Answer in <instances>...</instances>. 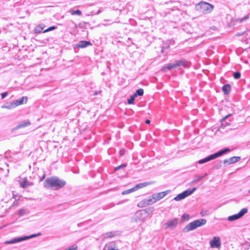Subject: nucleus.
I'll list each match as a JSON object with an SVG mask.
<instances>
[{
  "label": "nucleus",
  "instance_id": "f257e3e1",
  "mask_svg": "<svg viewBox=\"0 0 250 250\" xmlns=\"http://www.w3.org/2000/svg\"><path fill=\"white\" fill-rule=\"evenodd\" d=\"M66 185L65 181L61 180L56 177H52L46 179L44 182V187L46 188L57 190L63 188Z\"/></svg>",
  "mask_w": 250,
  "mask_h": 250
},
{
  "label": "nucleus",
  "instance_id": "f03ea898",
  "mask_svg": "<svg viewBox=\"0 0 250 250\" xmlns=\"http://www.w3.org/2000/svg\"><path fill=\"white\" fill-rule=\"evenodd\" d=\"M207 223V220L205 219H200L196 220L187 225L183 229L184 232H187L194 230L196 228L201 227Z\"/></svg>",
  "mask_w": 250,
  "mask_h": 250
},
{
  "label": "nucleus",
  "instance_id": "7ed1b4c3",
  "mask_svg": "<svg viewBox=\"0 0 250 250\" xmlns=\"http://www.w3.org/2000/svg\"><path fill=\"white\" fill-rule=\"evenodd\" d=\"M229 151H230V149L229 148H228V147L225 148L224 149L219 150V151H218L213 154L209 155L206 158H205L204 159L199 160L198 162L200 164H204V163H207L209 161L215 159L217 157L221 156L223 155H224Z\"/></svg>",
  "mask_w": 250,
  "mask_h": 250
},
{
  "label": "nucleus",
  "instance_id": "20e7f679",
  "mask_svg": "<svg viewBox=\"0 0 250 250\" xmlns=\"http://www.w3.org/2000/svg\"><path fill=\"white\" fill-rule=\"evenodd\" d=\"M27 97L23 96L21 98L14 100L11 102L7 103L1 106L2 108H6L8 109H11L15 108L18 105L26 104L27 102Z\"/></svg>",
  "mask_w": 250,
  "mask_h": 250
},
{
  "label": "nucleus",
  "instance_id": "39448f33",
  "mask_svg": "<svg viewBox=\"0 0 250 250\" xmlns=\"http://www.w3.org/2000/svg\"><path fill=\"white\" fill-rule=\"evenodd\" d=\"M41 235V233L40 232H39L37 234H32L29 236H24L15 238L14 239H12L9 240V241H6L5 244H11L16 243L18 242H21V241H23L24 240H26L27 239H30V238H33V237H35L36 236H40Z\"/></svg>",
  "mask_w": 250,
  "mask_h": 250
},
{
  "label": "nucleus",
  "instance_id": "423d86ee",
  "mask_svg": "<svg viewBox=\"0 0 250 250\" xmlns=\"http://www.w3.org/2000/svg\"><path fill=\"white\" fill-rule=\"evenodd\" d=\"M170 192V190H167L166 191L159 192L158 193L153 194L152 196V199H149L147 201V204L149 205L155 203L157 201L160 200V199L164 198L166 195H167Z\"/></svg>",
  "mask_w": 250,
  "mask_h": 250
},
{
  "label": "nucleus",
  "instance_id": "0eeeda50",
  "mask_svg": "<svg viewBox=\"0 0 250 250\" xmlns=\"http://www.w3.org/2000/svg\"><path fill=\"white\" fill-rule=\"evenodd\" d=\"M198 7H200V9L204 14L210 13L213 10L214 7L213 5L204 1L200 2L197 6L198 9Z\"/></svg>",
  "mask_w": 250,
  "mask_h": 250
},
{
  "label": "nucleus",
  "instance_id": "6e6552de",
  "mask_svg": "<svg viewBox=\"0 0 250 250\" xmlns=\"http://www.w3.org/2000/svg\"><path fill=\"white\" fill-rule=\"evenodd\" d=\"M196 189L197 188L195 187L192 188V189H188L175 197L174 200L178 201L184 199L187 196L192 194Z\"/></svg>",
  "mask_w": 250,
  "mask_h": 250
},
{
  "label": "nucleus",
  "instance_id": "1a4fd4ad",
  "mask_svg": "<svg viewBox=\"0 0 250 250\" xmlns=\"http://www.w3.org/2000/svg\"><path fill=\"white\" fill-rule=\"evenodd\" d=\"M247 208H243L238 213L229 216L228 220L229 221H233L241 218L244 214L248 212Z\"/></svg>",
  "mask_w": 250,
  "mask_h": 250
},
{
  "label": "nucleus",
  "instance_id": "9d476101",
  "mask_svg": "<svg viewBox=\"0 0 250 250\" xmlns=\"http://www.w3.org/2000/svg\"><path fill=\"white\" fill-rule=\"evenodd\" d=\"M178 224V219L177 218H174L172 220H169L164 224V229H171L175 228Z\"/></svg>",
  "mask_w": 250,
  "mask_h": 250
},
{
  "label": "nucleus",
  "instance_id": "9b49d317",
  "mask_svg": "<svg viewBox=\"0 0 250 250\" xmlns=\"http://www.w3.org/2000/svg\"><path fill=\"white\" fill-rule=\"evenodd\" d=\"M210 246L212 248H219L221 245V240L219 237L214 236L209 242Z\"/></svg>",
  "mask_w": 250,
  "mask_h": 250
},
{
  "label": "nucleus",
  "instance_id": "f8f14e48",
  "mask_svg": "<svg viewBox=\"0 0 250 250\" xmlns=\"http://www.w3.org/2000/svg\"><path fill=\"white\" fill-rule=\"evenodd\" d=\"M146 213L144 210H141L137 211L133 217L132 218V221L137 222L142 220V216Z\"/></svg>",
  "mask_w": 250,
  "mask_h": 250
},
{
  "label": "nucleus",
  "instance_id": "ddd939ff",
  "mask_svg": "<svg viewBox=\"0 0 250 250\" xmlns=\"http://www.w3.org/2000/svg\"><path fill=\"white\" fill-rule=\"evenodd\" d=\"M174 65H175V68H181L182 66L184 67H187L189 66L188 62L185 60H181L179 61H176L175 62Z\"/></svg>",
  "mask_w": 250,
  "mask_h": 250
},
{
  "label": "nucleus",
  "instance_id": "4468645a",
  "mask_svg": "<svg viewBox=\"0 0 250 250\" xmlns=\"http://www.w3.org/2000/svg\"><path fill=\"white\" fill-rule=\"evenodd\" d=\"M240 160V157L239 156H233L228 159L224 160L223 163L225 165H230L236 163Z\"/></svg>",
  "mask_w": 250,
  "mask_h": 250
},
{
  "label": "nucleus",
  "instance_id": "2eb2a0df",
  "mask_svg": "<svg viewBox=\"0 0 250 250\" xmlns=\"http://www.w3.org/2000/svg\"><path fill=\"white\" fill-rule=\"evenodd\" d=\"M30 124H31V123L29 121H23L22 122L20 123L15 127L12 129V131L19 129L21 128L26 127V126L30 125Z\"/></svg>",
  "mask_w": 250,
  "mask_h": 250
},
{
  "label": "nucleus",
  "instance_id": "dca6fc26",
  "mask_svg": "<svg viewBox=\"0 0 250 250\" xmlns=\"http://www.w3.org/2000/svg\"><path fill=\"white\" fill-rule=\"evenodd\" d=\"M231 116V114H228L221 119V127L224 128L226 126L229 125H230L229 122L226 121V120L228 119Z\"/></svg>",
  "mask_w": 250,
  "mask_h": 250
},
{
  "label": "nucleus",
  "instance_id": "f3484780",
  "mask_svg": "<svg viewBox=\"0 0 250 250\" xmlns=\"http://www.w3.org/2000/svg\"><path fill=\"white\" fill-rule=\"evenodd\" d=\"M120 234V233L119 231H110L108 232L104 233L103 234L104 237V238H113L115 237V236H117Z\"/></svg>",
  "mask_w": 250,
  "mask_h": 250
},
{
  "label": "nucleus",
  "instance_id": "a211bd4d",
  "mask_svg": "<svg viewBox=\"0 0 250 250\" xmlns=\"http://www.w3.org/2000/svg\"><path fill=\"white\" fill-rule=\"evenodd\" d=\"M88 45H92V43L89 41H80L77 44V46L79 48H85Z\"/></svg>",
  "mask_w": 250,
  "mask_h": 250
},
{
  "label": "nucleus",
  "instance_id": "6ab92c4d",
  "mask_svg": "<svg viewBox=\"0 0 250 250\" xmlns=\"http://www.w3.org/2000/svg\"><path fill=\"white\" fill-rule=\"evenodd\" d=\"M33 183L29 182L27 178H24L23 180L21 182V187L25 188H28L29 186L33 185Z\"/></svg>",
  "mask_w": 250,
  "mask_h": 250
},
{
  "label": "nucleus",
  "instance_id": "aec40b11",
  "mask_svg": "<svg viewBox=\"0 0 250 250\" xmlns=\"http://www.w3.org/2000/svg\"><path fill=\"white\" fill-rule=\"evenodd\" d=\"M175 68V65H174V63H168L165 65L162 68V70L164 72L166 71L167 70H171L172 68Z\"/></svg>",
  "mask_w": 250,
  "mask_h": 250
},
{
  "label": "nucleus",
  "instance_id": "412c9836",
  "mask_svg": "<svg viewBox=\"0 0 250 250\" xmlns=\"http://www.w3.org/2000/svg\"><path fill=\"white\" fill-rule=\"evenodd\" d=\"M231 87L229 84H226L222 87V91L225 95H228L230 91Z\"/></svg>",
  "mask_w": 250,
  "mask_h": 250
},
{
  "label": "nucleus",
  "instance_id": "4be33fe9",
  "mask_svg": "<svg viewBox=\"0 0 250 250\" xmlns=\"http://www.w3.org/2000/svg\"><path fill=\"white\" fill-rule=\"evenodd\" d=\"M18 214L19 215V216L21 217V216H23L25 215L28 214L29 212H28V211L26 209L21 208L18 210Z\"/></svg>",
  "mask_w": 250,
  "mask_h": 250
},
{
  "label": "nucleus",
  "instance_id": "5701e85b",
  "mask_svg": "<svg viewBox=\"0 0 250 250\" xmlns=\"http://www.w3.org/2000/svg\"><path fill=\"white\" fill-rule=\"evenodd\" d=\"M144 94V90L142 88H140L137 89L136 92L133 94L134 96L135 97H137L138 96H143Z\"/></svg>",
  "mask_w": 250,
  "mask_h": 250
},
{
  "label": "nucleus",
  "instance_id": "b1692460",
  "mask_svg": "<svg viewBox=\"0 0 250 250\" xmlns=\"http://www.w3.org/2000/svg\"><path fill=\"white\" fill-rule=\"evenodd\" d=\"M43 29V27H42L41 25H39L37 26L35 29V32L36 33H40L42 32V29Z\"/></svg>",
  "mask_w": 250,
  "mask_h": 250
},
{
  "label": "nucleus",
  "instance_id": "393cba45",
  "mask_svg": "<svg viewBox=\"0 0 250 250\" xmlns=\"http://www.w3.org/2000/svg\"><path fill=\"white\" fill-rule=\"evenodd\" d=\"M70 12L72 15H77L80 16L82 15V12L80 10H70Z\"/></svg>",
  "mask_w": 250,
  "mask_h": 250
},
{
  "label": "nucleus",
  "instance_id": "a878e982",
  "mask_svg": "<svg viewBox=\"0 0 250 250\" xmlns=\"http://www.w3.org/2000/svg\"><path fill=\"white\" fill-rule=\"evenodd\" d=\"M135 97L133 94L129 99L127 100V103L128 104H133L135 100Z\"/></svg>",
  "mask_w": 250,
  "mask_h": 250
},
{
  "label": "nucleus",
  "instance_id": "bb28decb",
  "mask_svg": "<svg viewBox=\"0 0 250 250\" xmlns=\"http://www.w3.org/2000/svg\"><path fill=\"white\" fill-rule=\"evenodd\" d=\"M233 76L235 79H238L241 77V73L238 71L235 72L233 74Z\"/></svg>",
  "mask_w": 250,
  "mask_h": 250
},
{
  "label": "nucleus",
  "instance_id": "cd10ccee",
  "mask_svg": "<svg viewBox=\"0 0 250 250\" xmlns=\"http://www.w3.org/2000/svg\"><path fill=\"white\" fill-rule=\"evenodd\" d=\"M205 176H200L198 175L195 176V179L192 181V183H196L200 180H201L202 178L204 177Z\"/></svg>",
  "mask_w": 250,
  "mask_h": 250
},
{
  "label": "nucleus",
  "instance_id": "c85d7f7f",
  "mask_svg": "<svg viewBox=\"0 0 250 250\" xmlns=\"http://www.w3.org/2000/svg\"><path fill=\"white\" fill-rule=\"evenodd\" d=\"M68 26H70L72 28H76V24L72 21H68Z\"/></svg>",
  "mask_w": 250,
  "mask_h": 250
},
{
  "label": "nucleus",
  "instance_id": "c756f323",
  "mask_svg": "<svg viewBox=\"0 0 250 250\" xmlns=\"http://www.w3.org/2000/svg\"><path fill=\"white\" fill-rule=\"evenodd\" d=\"M190 218V216L188 214H184L182 216V219L183 220L188 221Z\"/></svg>",
  "mask_w": 250,
  "mask_h": 250
},
{
  "label": "nucleus",
  "instance_id": "7c9ffc66",
  "mask_svg": "<svg viewBox=\"0 0 250 250\" xmlns=\"http://www.w3.org/2000/svg\"><path fill=\"white\" fill-rule=\"evenodd\" d=\"M153 183H154L153 182H145V183H140V185L141 186V188H142L145 187L148 185L152 184Z\"/></svg>",
  "mask_w": 250,
  "mask_h": 250
},
{
  "label": "nucleus",
  "instance_id": "2f4dec72",
  "mask_svg": "<svg viewBox=\"0 0 250 250\" xmlns=\"http://www.w3.org/2000/svg\"><path fill=\"white\" fill-rule=\"evenodd\" d=\"M133 191H134V189L133 188H130L129 189L124 191L122 192V194L123 195H125V194H128V193H131V192H133Z\"/></svg>",
  "mask_w": 250,
  "mask_h": 250
},
{
  "label": "nucleus",
  "instance_id": "473e14b6",
  "mask_svg": "<svg viewBox=\"0 0 250 250\" xmlns=\"http://www.w3.org/2000/svg\"><path fill=\"white\" fill-rule=\"evenodd\" d=\"M56 28H57V27L56 26H50L49 28H48L47 29H45L43 31V33H46V32L53 30Z\"/></svg>",
  "mask_w": 250,
  "mask_h": 250
},
{
  "label": "nucleus",
  "instance_id": "72a5a7b5",
  "mask_svg": "<svg viewBox=\"0 0 250 250\" xmlns=\"http://www.w3.org/2000/svg\"><path fill=\"white\" fill-rule=\"evenodd\" d=\"M64 250H78L77 246L72 245L70 246L68 248L65 249Z\"/></svg>",
  "mask_w": 250,
  "mask_h": 250
},
{
  "label": "nucleus",
  "instance_id": "f704fd0d",
  "mask_svg": "<svg viewBox=\"0 0 250 250\" xmlns=\"http://www.w3.org/2000/svg\"><path fill=\"white\" fill-rule=\"evenodd\" d=\"M249 15H247L246 16H245L244 18H241V19H239L237 20L238 21H239V22L240 23H241L242 22L245 20H246V19H249Z\"/></svg>",
  "mask_w": 250,
  "mask_h": 250
},
{
  "label": "nucleus",
  "instance_id": "c9c22d12",
  "mask_svg": "<svg viewBox=\"0 0 250 250\" xmlns=\"http://www.w3.org/2000/svg\"><path fill=\"white\" fill-rule=\"evenodd\" d=\"M126 164H122L121 165H120V166H118V167H116L115 168V170H118V169H120V168H121L125 167H126Z\"/></svg>",
  "mask_w": 250,
  "mask_h": 250
},
{
  "label": "nucleus",
  "instance_id": "e433bc0d",
  "mask_svg": "<svg viewBox=\"0 0 250 250\" xmlns=\"http://www.w3.org/2000/svg\"><path fill=\"white\" fill-rule=\"evenodd\" d=\"M132 188L134 189V191H135L136 190H137V189H138L139 188H141V186L140 185V184H139L136 185L135 187H134Z\"/></svg>",
  "mask_w": 250,
  "mask_h": 250
},
{
  "label": "nucleus",
  "instance_id": "4c0bfd02",
  "mask_svg": "<svg viewBox=\"0 0 250 250\" xmlns=\"http://www.w3.org/2000/svg\"><path fill=\"white\" fill-rule=\"evenodd\" d=\"M1 99H3L8 95V92H3V93H1Z\"/></svg>",
  "mask_w": 250,
  "mask_h": 250
},
{
  "label": "nucleus",
  "instance_id": "58836bf2",
  "mask_svg": "<svg viewBox=\"0 0 250 250\" xmlns=\"http://www.w3.org/2000/svg\"><path fill=\"white\" fill-rule=\"evenodd\" d=\"M125 152V150L124 149H121L120 151V152H119L120 155V156L123 155L124 154Z\"/></svg>",
  "mask_w": 250,
  "mask_h": 250
},
{
  "label": "nucleus",
  "instance_id": "ea45409f",
  "mask_svg": "<svg viewBox=\"0 0 250 250\" xmlns=\"http://www.w3.org/2000/svg\"><path fill=\"white\" fill-rule=\"evenodd\" d=\"M206 212L207 211H201L200 212V214L202 216H205L207 214H206Z\"/></svg>",
  "mask_w": 250,
  "mask_h": 250
},
{
  "label": "nucleus",
  "instance_id": "a19ab883",
  "mask_svg": "<svg viewBox=\"0 0 250 250\" xmlns=\"http://www.w3.org/2000/svg\"><path fill=\"white\" fill-rule=\"evenodd\" d=\"M101 92H102L101 90L96 91L94 93V95H97L98 94H100L101 93Z\"/></svg>",
  "mask_w": 250,
  "mask_h": 250
},
{
  "label": "nucleus",
  "instance_id": "79ce46f5",
  "mask_svg": "<svg viewBox=\"0 0 250 250\" xmlns=\"http://www.w3.org/2000/svg\"><path fill=\"white\" fill-rule=\"evenodd\" d=\"M107 250H117L114 249L112 246H108Z\"/></svg>",
  "mask_w": 250,
  "mask_h": 250
},
{
  "label": "nucleus",
  "instance_id": "37998d69",
  "mask_svg": "<svg viewBox=\"0 0 250 250\" xmlns=\"http://www.w3.org/2000/svg\"><path fill=\"white\" fill-rule=\"evenodd\" d=\"M45 174H44L40 178V181H42L45 178Z\"/></svg>",
  "mask_w": 250,
  "mask_h": 250
},
{
  "label": "nucleus",
  "instance_id": "c03bdc74",
  "mask_svg": "<svg viewBox=\"0 0 250 250\" xmlns=\"http://www.w3.org/2000/svg\"><path fill=\"white\" fill-rule=\"evenodd\" d=\"M150 120H146V124H149L150 123Z\"/></svg>",
  "mask_w": 250,
  "mask_h": 250
},
{
  "label": "nucleus",
  "instance_id": "a18cd8bd",
  "mask_svg": "<svg viewBox=\"0 0 250 250\" xmlns=\"http://www.w3.org/2000/svg\"><path fill=\"white\" fill-rule=\"evenodd\" d=\"M101 12V11L100 10H99L97 11V13H96V14H100Z\"/></svg>",
  "mask_w": 250,
  "mask_h": 250
},
{
  "label": "nucleus",
  "instance_id": "49530a36",
  "mask_svg": "<svg viewBox=\"0 0 250 250\" xmlns=\"http://www.w3.org/2000/svg\"><path fill=\"white\" fill-rule=\"evenodd\" d=\"M164 47H163L162 48V52L163 53L164 52Z\"/></svg>",
  "mask_w": 250,
  "mask_h": 250
},
{
  "label": "nucleus",
  "instance_id": "de8ad7c7",
  "mask_svg": "<svg viewBox=\"0 0 250 250\" xmlns=\"http://www.w3.org/2000/svg\"><path fill=\"white\" fill-rule=\"evenodd\" d=\"M249 193H250V189L249 190Z\"/></svg>",
  "mask_w": 250,
  "mask_h": 250
}]
</instances>
